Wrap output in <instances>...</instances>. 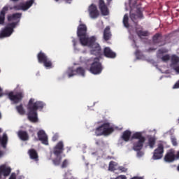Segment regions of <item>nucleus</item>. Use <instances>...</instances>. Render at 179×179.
Instances as JSON below:
<instances>
[{
	"mask_svg": "<svg viewBox=\"0 0 179 179\" xmlns=\"http://www.w3.org/2000/svg\"><path fill=\"white\" fill-rule=\"evenodd\" d=\"M45 104L43 101H36L33 98H31L28 102L27 108L28 110L27 117L28 120L31 122H37L38 121V117H37V110H43L44 108Z\"/></svg>",
	"mask_w": 179,
	"mask_h": 179,
	"instance_id": "2",
	"label": "nucleus"
},
{
	"mask_svg": "<svg viewBox=\"0 0 179 179\" xmlns=\"http://www.w3.org/2000/svg\"><path fill=\"white\" fill-rule=\"evenodd\" d=\"M37 135L38 140L41 141L43 145H48V137L47 136L45 131H44L43 130H40L39 131H38Z\"/></svg>",
	"mask_w": 179,
	"mask_h": 179,
	"instance_id": "16",
	"label": "nucleus"
},
{
	"mask_svg": "<svg viewBox=\"0 0 179 179\" xmlns=\"http://www.w3.org/2000/svg\"><path fill=\"white\" fill-rule=\"evenodd\" d=\"M96 145H99V143H98V142H96Z\"/></svg>",
	"mask_w": 179,
	"mask_h": 179,
	"instance_id": "54",
	"label": "nucleus"
},
{
	"mask_svg": "<svg viewBox=\"0 0 179 179\" xmlns=\"http://www.w3.org/2000/svg\"><path fill=\"white\" fill-rule=\"evenodd\" d=\"M62 158L59 157L58 158V157L57 158H55V159L52 160L53 164L55 166H59V164H61V160Z\"/></svg>",
	"mask_w": 179,
	"mask_h": 179,
	"instance_id": "36",
	"label": "nucleus"
},
{
	"mask_svg": "<svg viewBox=\"0 0 179 179\" xmlns=\"http://www.w3.org/2000/svg\"><path fill=\"white\" fill-rule=\"evenodd\" d=\"M158 51H159V54H164V51H163L162 49H159Z\"/></svg>",
	"mask_w": 179,
	"mask_h": 179,
	"instance_id": "47",
	"label": "nucleus"
},
{
	"mask_svg": "<svg viewBox=\"0 0 179 179\" xmlns=\"http://www.w3.org/2000/svg\"><path fill=\"white\" fill-rule=\"evenodd\" d=\"M17 22H12L8 24L3 30L0 33V38H3L5 37H9L13 33V29L16 27Z\"/></svg>",
	"mask_w": 179,
	"mask_h": 179,
	"instance_id": "6",
	"label": "nucleus"
},
{
	"mask_svg": "<svg viewBox=\"0 0 179 179\" xmlns=\"http://www.w3.org/2000/svg\"><path fill=\"white\" fill-rule=\"evenodd\" d=\"M136 13H132V11H130V15L129 17L134 23H136V26H138V22H136V19L140 18L143 19V14H142V10H141L140 8H137L136 10Z\"/></svg>",
	"mask_w": 179,
	"mask_h": 179,
	"instance_id": "11",
	"label": "nucleus"
},
{
	"mask_svg": "<svg viewBox=\"0 0 179 179\" xmlns=\"http://www.w3.org/2000/svg\"><path fill=\"white\" fill-rule=\"evenodd\" d=\"M136 34H137L138 37L140 38L142 37H148L149 36L148 31H143V27L142 26L138 25V27H135Z\"/></svg>",
	"mask_w": 179,
	"mask_h": 179,
	"instance_id": "17",
	"label": "nucleus"
},
{
	"mask_svg": "<svg viewBox=\"0 0 179 179\" xmlns=\"http://www.w3.org/2000/svg\"><path fill=\"white\" fill-rule=\"evenodd\" d=\"M37 59L38 62L39 64H43V66L46 68V69H51L54 66H52V62L50 58H48V56L45 53H44L43 51H40V52L37 55Z\"/></svg>",
	"mask_w": 179,
	"mask_h": 179,
	"instance_id": "4",
	"label": "nucleus"
},
{
	"mask_svg": "<svg viewBox=\"0 0 179 179\" xmlns=\"http://www.w3.org/2000/svg\"><path fill=\"white\" fill-rule=\"evenodd\" d=\"M164 160L166 163H173L176 160V150L173 149L169 150L166 153Z\"/></svg>",
	"mask_w": 179,
	"mask_h": 179,
	"instance_id": "12",
	"label": "nucleus"
},
{
	"mask_svg": "<svg viewBox=\"0 0 179 179\" xmlns=\"http://www.w3.org/2000/svg\"><path fill=\"white\" fill-rule=\"evenodd\" d=\"M89 71L93 75H100L103 72V64L100 62V58L96 57L94 59Z\"/></svg>",
	"mask_w": 179,
	"mask_h": 179,
	"instance_id": "5",
	"label": "nucleus"
},
{
	"mask_svg": "<svg viewBox=\"0 0 179 179\" xmlns=\"http://www.w3.org/2000/svg\"><path fill=\"white\" fill-rule=\"evenodd\" d=\"M76 75H80L81 76H85V69L83 67H78L76 70Z\"/></svg>",
	"mask_w": 179,
	"mask_h": 179,
	"instance_id": "34",
	"label": "nucleus"
},
{
	"mask_svg": "<svg viewBox=\"0 0 179 179\" xmlns=\"http://www.w3.org/2000/svg\"><path fill=\"white\" fill-rule=\"evenodd\" d=\"M102 128L104 136H108V135H111L114 132V127H111L109 122L102 124Z\"/></svg>",
	"mask_w": 179,
	"mask_h": 179,
	"instance_id": "15",
	"label": "nucleus"
},
{
	"mask_svg": "<svg viewBox=\"0 0 179 179\" xmlns=\"http://www.w3.org/2000/svg\"><path fill=\"white\" fill-rule=\"evenodd\" d=\"M52 141L53 142H56V141H58V135H57V134L54 135L52 138Z\"/></svg>",
	"mask_w": 179,
	"mask_h": 179,
	"instance_id": "42",
	"label": "nucleus"
},
{
	"mask_svg": "<svg viewBox=\"0 0 179 179\" xmlns=\"http://www.w3.org/2000/svg\"><path fill=\"white\" fill-rule=\"evenodd\" d=\"M16 110L17 113L20 114V115H24L26 111L24 110V108H23V104H20L19 106H16Z\"/></svg>",
	"mask_w": 179,
	"mask_h": 179,
	"instance_id": "31",
	"label": "nucleus"
},
{
	"mask_svg": "<svg viewBox=\"0 0 179 179\" xmlns=\"http://www.w3.org/2000/svg\"><path fill=\"white\" fill-rule=\"evenodd\" d=\"M13 2H17L19 0H12Z\"/></svg>",
	"mask_w": 179,
	"mask_h": 179,
	"instance_id": "51",
	"label": "nucleus"
},
{
	"mask_svg": "<svg viewBox=\"0 0 179 179\" xmlns=\"http://www.w3.org/2000/svg\"><path fill=\"white\" fill-rule=\"evenodd\" d=\"M1 132H2V129H0V134ZM8 134H6V133L3 134L2 137L1 138L0 136V143L2 146V148H3V149H6V145H8Z\"/></svg>",
	"mask_w": 179,
	"mask_h": 179,
	"instance_id": "22",
	"label": "nucleus"
},
{
	"mask_svg": "<svg viewBox=\"0 0 179 179\" xmlns=\"http://www.w3.org/2000/svg\"><path fill=\"white\" fill-rule=\"evenodd\" d=\"M28 155L31 160H34V162H38V153L36 150L33 148L29 150Z\"/></svg>",
	"mask_w": 179,
	"mask_h": 179,
	"instance_id": "21",
	"label": "nucleus"
},
{
	"mask_svg": "<svg viewBox=\"0 0 179 179\" xmlns=\"http://www.w3.org/2000/svg\"><path fill=\"white\" fill-rule=\"evenodd\" d=\"M152 41L154 44H157L159 47H162V45H166V39L162 35V34H155L152 37Z\"/></svg>",
	"mask_w": 179,
	"mask_h": 179,
	"instance_id": "10",
	"label": "nucleus"
},
{
	"mask_svg": "<svg viewBox=\"0 0 179 179\" xmlns=\"http://www.w3.org/2000/svg\"><path fill=\"white\" fill-rule=\"evenodd\" d=\"M132 134V132L129 130H126L123 132L122 136V139L124 141V142H128L129 139L131 138V135Z\"/></svg>",
	"mask_w": 179,
	"mask_h": 179,
	"instance_id": "26",
	"label": "nucleus"
},
{
	"mask_svg": "<svg viewBox=\"0 0 179 179\" xmlns=\"http://www.w3.org/2000/svg\"><path fill=\"white\" fill-rule=\"evenodd\" d=\"M171 141L173 146H177L178 145V143H177V138H176V137L172 136L171 138Z\"/></svg>",
	"mask_w": 179,
	"mask_h": 179,
	"instance_id": "39",
	"label": "nucleus"
},
{
	"mask_svg": "<svg viewBox=\"0 0 179 179\" xmlns=\"http://www.w3.org/2000/svg\"><path fill=\"white\" fill-rule=\"evenodd\" d=\"M33 3H34V0H29L25 3H21L20 4L14 6L13 9L15 10H27L33 6Z\"/></svg>",
	"mask_w": 179,
	"mask_h": 179,
	"instance_id": "9",
	"label": "nucleus"
},
{
	"mask_svg": "<svg viewBox=\"0 0 179 179\" xmlns=\"http://www.w3.org/2000/svg\"><path fill=\"white\" fill-rule=\"evenodd\" d=\"M22 17V13H16L8 17V22H12V20H17V19H20Z\"/></svg>",
	"mask_w": 179,
	"mask_h": 179,
	"instance_id": "27",
	"label": "nucleus"
},
{
	"mask_svg": "<svg viewBox=\"0 0 179 179\" xmlns=\"http://www.w3.org/2000/svg\"><path fill=\"white\" fill-rule=\"evenodd\" d=\"M177 170H178V171H179V165L177 167Z\"/></svg>",
	"mask_w": 179,
	"mask_h": 179,
	"instance_id": "52",
	"label": "nucleus"
},
{
	"mask_svg": "<svg viewBox=\"0 0 179 179\" xmlns=\"http://www.w3.org/2000/svg\"><path fill=\"white\" fill-rule=\"evenodd\" d=\"M175 71L176 72H178V73H179V66L175 67Z\"/></svg>",
	"mask_w": 179,
	"mask_h": 179,
	"instance_id": "46",
	"label": "nucleus"
},
{
	"mask_svg": "<svg viewBox=\"0 0 179 179\" xmlns=\"http://www.w3.org/2000/svg\"><path fill=\"white\" fill-rule=\"evenodd\" d=\"M117 166H118V164L117 162L114 161H111L109 163V166H108L109 171H115V170H117V169H115Z\"/></svg>",
	"mask_w": 179,
	"mask_h": 179,
	"instance_id": "30",
	"label": "nucleus"
},
{
	"mask_svg": "<svg viewBox=\"0 0 179 179\" xmlns=\"http://www.w3.org/2000/svg\"><path fill=\"white\" fill-rule=\"evenodd\" d=\"M8 6H4L0 12V24H3L5 23V15L8 10Z\"/></svg>",
	"mask_w": 179,
	"mask_h": 179,
	"instance_id": "24",
	"label": "nucleus"
},
{
	"mask_svg": "<svg viewBox=\"0 0 179 179\" xmlns=\"http://www.w3.org/2000/svg\"><path fill=\"white\" fill-rule=\"evenodd\" d=\"M99 6L101 13L103 16L108 15L110 12L108 11V8L106 5V3H104V0H99Z\"/></svg>",
	"mask_w": 179,
	"mask_h": 179,
	"instance_id": "18",
	"label": "nucleus"
},
{
	"mask_svg": "<svg viewBox=\"0 0 179 179\" xmlns=\"http://www.w3.org/2000/svg\"><path fill=\"white\" fill-rule=\"evenodd\" d=\"M118 170L122 171V173H127V169L124 166H119Z\"/></svg>",
	"mask_w": 179,
	"mask_h": 179,
	"instance_id": "41",
	"label": "nucleus"
},
{
	"mask_svg": "<svg viewBox=\"0 0 179 179\" xmlns=\"http://www.w3.org/2000/svg\"><path fill=\"white\" fill-rule=\"evenodd\" d=\"M110 179H127V176L125 175H120L116 178H110Z\"/></svg>",
	"mask_w": 179,
	"mask_h": 179,
	"instance_id": "40",
	"label": "nucleus"
},
{
	"mask_svg": "<svg viewBox=\"0 0 179 179\" xmlns=\"http://www.w3.org/2000/svg\"><path fill=\"white\" fill-rule=\"evenodd\" d=\"M175 159H176V160L179 159V150L177 151L176 154L175 153Z\"/></svg>",
	"mask_w": 179,
	"mask_h": 179,
	"instance_id": "43",
	"label": "nucleus"
},
{
	"mask_svg": "<svg viewBox=\"0 0 179 179\" xmlns=\"http://www.w3.org/2000/svg\"><path fill=\"white\" fill-rule=\"evenodd\" d=\"M0 178H1V176H0Z\"/></svg>",
	"mask_w": 179,
	"mask_h": 179,
	"instance_id": "55",
	"label": "nucleus"
},
{
	"mask_svg": "<svg viewBox=\"0 0 179 179\" xmlns=\"http://www.w3.org/2000/svg\"><path fill=\"white\" fill-rule=\"evenodd\" d=\"M103 55H105L106 58H115L117 57V54H115V52L111 50V49L108 47L104 48Z\"/></svg>",
	"mask_w": 179,
	"mask_h": 179,
	"instance_id": "20",
	"label": "nucleus"
},
{
	"mask_svg": "<svg viewBox=\"0 0 179 179\" xmlns=\"http://www.w3.org/2000/svg\"><path fill=\"white\" fill-rule=\"evenodd\" d=\"M77 36L80 44L92 48V55H101V48L99 43H96V38L94 36L87 37V27L85 24H80L78 27Z\"/></svg>",
	"mask_w": 179,
	"mask_h": 179,
	"instance_id": "1",
	"label": "nucleus"
},
{
	"mask_svg": "<svg viewBox=\"0 0 179 179\" xmlns=\"http://www.w3.org/2000/svg\"><path fill=\"white\" fill-rule=\"evenodd\" d=\"M131 139H138L137 141L134 142L132 149L135 152H137V157H142L145 153L141 150L143 149V145L146 142V138L142 135L141 132H136L132 135Z\"/></svg>",
	"mask_w": 179,
	"mask_h": 179,
	"instance_id": "3",
	"label": "nucleus"
},
{
	"mask_svg": "<svg viewBox=\"0 0 179 179\" xmlns=\"http://www.w3.org/2000/svg\"><path fill=\"white\" fill-rule=\"evenodd\" d=\"M64 143L59 141L53 148V154L57 157H59L61 155L64 153Z\"/></svg>",
	"mask_w": 179,
	"mask_h": 179,
	"instance_id": "13",
	"label": "nucleus"
},
{
	"mask_svg": "<svg viewBox=\"0 0 179 179\" xmlns=\"http://www.w3.org/2000/svg\"><path fill=\"white\" fill-rule=\"evenodd\" d=\"M111 31L110 29V27H106L103 31V38L105 41H108V40L111 39Z\"/></svg>",
	"mask_w": 179,
	"mask_h": 179,
	"instance_id": "23",
	"label": "nucleus"
},
{
	"mask_svg": "<svg viewBox=\"0 0 179 179\" xmlns=\"http://www.w3.org/2000/svg\"><path fill=\"white\" fill-rule=\"evenodd\" d=\"M88 12L92 19H97L98 16L100 15L99 10H97V6L94 4H91L89 6Z\"/></svg>",
	"mask_w": 179,
	"mask_h": 179,
	"instance_id": "14",
	"label": "nucleus"
},
{
	"mask_svg": "<svg viewBox=\"0 0 179 179\" xmlns=\"http://www.w3.org/2000/svg\"><path fill=\"white\" fill-rule=\"evenodd\" d=\"M72 43H73V46L76 47V39H73Z\"/></svg>",
	"mask_w": 179,
	"mask_h": 179,
	"instance_id": "44",
	"label": "nucleus"
},
{
	"mask_svg": "<svg viewBox=\"0 0 179 179\" xmlns=\"http://www.w3.org/2000/svg\"><path fill=\"white\" fill-rule=\"evenodd\" d=\"M155 50H156V49L150 48V50H151V51H155Z\"/></svg>",
	"mask_w": 179,
	"mask_h": 179,
	"instance_id": "50",
	"label": "nucleus"
},
{
	"mask_svg": "<svg viewBox=\"0 0 179 179\" xmlns=\"http://www.w3.org/2000/svg\"><path fill=\"white\" fill-rule=\"evenodd\" d=\"M163 153H164V145L159 143L157 148L153 152V160H160L163 157Z\"/></svg>",
	"mask_w": 179,
	"mask_h": 179,
	"instance_id": "8",
	"label": "nucleus"
},
{
	"mask_svg": "<svg viewBox=\"0 0 179 179\" xmlns=\"http://www.w3.org/2000/svg\"><path fill=\"white\" fill-rule=\"evenodd\" d=\"M12 169L6 166V165L0 166V176H4V177H8L10 174Z\"/></svg>",
	"mask_w": 179,
	"mask_h": 179,
	"instance_id": "19",
	"label": "nucleus"
},
{
	"mask_svg": "<svg viewBox=\"0 0 179 179\" xmlns=\"http://www.w3.org/2000/svg\"><path fill=\"white\" fill-rule=\"evenodd\" d=\"M18 136L21 141H29V134H27V131H26L20 130L18 131Z\"/></svg>",
	"mask_w": 179,
	"mask_h": 179,
	"instance_id": "25",
	"label": "nucleus"
},
{
	"mask_svg": "<svg viewBox=\"0 0 179 179\" xmlns=\"http://www.w3.org/2000/svg\"><path fill=\"white\" fill-rule=\"evenodd\" d=\"M163 62H169L170 61V55H165L161 58Z\"/></svg>",
	"mask_w": 179,
	"mask_h": 179,
	"instance_id": "37",
	"label": "nucleus"
},
{
	"mask_svg": "<svg viewBox=\"0 0 179 179\" xmlns=\"http://www.w3.org/2000/svg\"><path fill=\"white\" fill-rule=\"evenodd\" d=\"M129 17L128 16V14H125L123 17V24L124 27H129Z\"/></svg>",
	"mask_w": 179,
	"mask_h": 179,
	"instance_id": "33",
	"label": "nucleus"
},
{
	"mask_svg": "<svg viewBox=\"0 0 179 179\" xmlns=\"http://www.w3.org/2000/svg\"><path fill=\"white\" fill-rule=\"evenodd\" d=\"M136 54H138V50L136 52Z\"/></svg>",
	"mask_w": 179,
	"mask_h": 179,
	"instance_id": "53",
	"label": "nucleus"
},
{
	"mask_svg": "<svg viewBox=\"0 0 179 179\" xmlns=\"http://www.w3.org/2000/svg\"><path fill=\"white\" fill-rule=\"evenodd\" d=\"M131 179H143V178L138 177V176H134V177L131 178Z\"/></svg>",
	"mask_w": 179,
	"mask_h": 179,
	"instance_id": "45",
	"label": "nucleus"
},
{
	"mask_svg": "<svg viewBox=\"0 0 179 179\" xmlns=\"http://www.w3.org/2000/svg\"><path fill=\"white\" fill-rule=\"evenodd\" d=\"M148 145L150 149H153L155 148V145H156V138L154 137H150L148 138Z\"/></svg>",
	"mask_w": 179,
	"mask_h": 179,
	"instance_id": "32",
	"label": "nucleus"
},
{
	"mask_svg": "<svg viewBox=\"0 0 179 179\" xmlns=\"http://www.w3.org/2000/svg\"><path fill=\"white\" fill-rule=\"evenodd\" d=\"M95 135L96 136H101L104 135V131L103 130V124H101V126L98 127L95 129Z\"/></svg>",
	"mask_w": 179,
	"mask_h": 179,
	"instance_id": "28",
	"label": "nucleus"
},
{
	"mask_svg": "<svg viewBox=\"0 0 179 179\" xmlns=\"http://www.w3.org/2000/svg\"><path fill=\"white\" fill-rule=\"evenodd\" d=\"M69 164V162L68 161V159H64L62 164V169H66Z\"/></svg>",
	"mask_w": 179,
	"mask_h": 179,
	"instance_id": "38",
	"label": "nucleus"
},
{
	"mask_svg": "<svg viewBox=\"0 0 179 179\" xmlns=\"http://www.w3.org/2000/svg\"><path fill=\"white\" fill-rule=\"evenodd\" d=\"M2 156H3V152L0 151V157H2Z\"/></svg>",
	"mask_w": 179,
	"mask_h": 179,
	"instance_id": "48",
	"label": "nucleus"
},
{
	"mask_svg": "<svg viewBox=\"0 0 179 179\" xmlns=\"http://www.w3.org/2000/svg\"><path fill=\"white\" fill-rule=\"evenodd\" d=\"M66 73L69 78H72V76H75V75H76V70L73 69V67H69Z\"/></svg>",
	"mask_w": 179,
	"mask_h": 179,
	"instance_id": "29",
	"label": "nucleus"
},
{
	"mask_svg": "<svg viewBox=\"0 0 179 179\" xmlns=\"http://www.w3.org/2000/svg\"><path fill=\"white\" fill-rule=\"evenodd\" d=\"M171 61L173 65H177V64L179 62V57L177 55H173L171 57Z\"/></svg>",
	"mask_w": 179,
	"mask_h": 179,
	"instance_id": "35",
	"label": "nucleus"
},
{
	"mask_svg": "<svg viewBox=\"0 0 179 179\" xmlns=\"http://www.w3.org/2000/svg\"><path fill=\"white\" fill-rule=\"evenodd\" d=\"M22 178H24L23 176H20V177L18 178V179H22Z\"/></svg>",
	"mask_w": 179,
	"mask_h": 179,
	"instance_id": "49",
	"label": "nucleus"
},
{
	"mask_svg": "<svg viewBox=\"0 0 179 179\" xmlns=\"http://www.w3.org/2000/svg\"><path fill=\"white\" fill-rule=\"evenodd\" d=\"M9 100L13 101V104H17V103H20L22 100H23V97H24V94L23 92H19L16 94L13 93V92H10L8 94Z\"/></svg>",
	"mask_w": 179,
	"mask_h": 179,
	"instance_id": "7",
	"label": "nucleus"
}]
</instances>
